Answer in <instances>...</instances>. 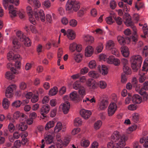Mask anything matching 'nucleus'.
I'll return each mask as SVG.
<instances>
[{
  "instance_id": "1",
  "label": "nucleus",
  "mask_w": 148,
  "mask_h": 148,
  "mask_svg": "<svg viewBox=\"0 0 148 148\" xmlns=\"http://www.w3.org/2000/svg\"><path fill=\"white\" fill-rule=\"evenodd\" d=\"M111 140L107 144L108 148H122L126 145L128 138L125 135H121L119 132H114L111 136Z\"/></svg>"
},
{
  "instance_id": "2",
  "label": "nucleus",
  "mask_w": 148,
  "mask_h": 148,
  "mask_svg": "<svg viewBox=\"0 0 148 148\" xmlns=\"http://www.w3.org/2000/svg\"><path fill=\"white\" fill-rule=\"evenodd\" d=\"M130 61L132 70L136 72L141 66L143 58L139 55H135L130 57Z\"/></svg>"
},
{
  "instance_id": "3",
  "label": "nucleus",
  "mask_w": 148,
  "mask_h": 148,
  "mask_svg": "<svg viewBox=\"0 0 148 148\" xmlns=\"http://www.w3.org/2000/svg\"><path fill=\"white\" fill-rule=\"evenodd\" d=\"M80 8L79 3L77 0H68L65 5L66 10L70 13L77 11Z\"/></svg>"
},
{
  "instance_id": "4",
  "label": "nucleus",
  "mask_w": 148,
  "mask_h": 148,
  "mask_svg": "<svg viewBox=\"0 0 148 148\" xmlns=\"http://www.w3.org/2000/svg\"><path fill=\"white\" fill-rule=\"evenodd\" d=\"M7 58L9 61H12L14 62V66L16 68H20L21 64V58L19 55H15L12 51H11L8 53Z\"/></svg>"
},
{
  "instance_id": "5",
  "label": "nucleus",
  "mask_w": 148,
  "mask_h": 148,
  "mask_svg": "<svg viewBox=\"0 0 148 148\" xmlns=\"http://www.w3.org/2000/svg\"><path fill=\"white\" fill-rule=\"evenodd\" d=\"M124 21L125 24L127 26H131L135 34L137 33V30L136 27L134 26L133 23L131 20V16L130 15L125 13L123 16Z\"/></svg>"
},
{
  "instance_id": "6",
  "label": "nucleus",
  "mask_w": 148,
  "mask_h": 148,
  "mask_svg": "<svg viewBox=\"0 0 148 148\" xmlns=\"http://www.w3.org/2000/svg\"><path fill=\"white\" fill-rule=\"evenodd\" d=\"M142 70L144 71H148V58H147L144 61L142 67ZM148 78H147L145 73L140 74L139 79V81L140 82L142 83L145 81Z\"/></svg>"
},
{
  "instance_id": "7",
  "label": "nucleus",
  "mask_w": 148,
  "mask_h": 148,
  "mask_svg": "<svg viewBox=\"0 0 148 148\" xmlns=\"http://www.w3.org/2000/svg\"><path fill=\"white\" fill-rule=\"evenodd\" d=\"M69 50L72 53L74 52L75 51L80 52L82 50V46L79 44H77L75 42H73L70 44Z\"/></svg>"
},
{
  "instance_id": "8",
  "label": "nucleus",
  "mask_w": 148,
  "mask_h": 148,
  "mask_svg": "<svg viewBox=\"0 0 148 148\" xmlns=\"http://www.w3.org/2000/svg\"><path fill=\"white\" fill-rule=\"evenodd\" d=\"M117 108V106L115 102L111 103L107 109V113L108 116H112L115 113Z\"/></svg>"
},
{
  "instance_id": "9",
  "label": "nucleus",
  "mask_w": 148,
  "mask_h": 148,
  "mask_svg": "<svg viewBox=\"0 0 148 148\" xmlns=\"http://www.w3.org/2000/svg\"><path fill=\"white\" fill-rule=\"evenodd\" d=\"M16 86L15 85H11L8 86L5 92V96L8 98H10L13 96V91L16 90Z\"/></svg>"
},
{
  "instance_id": "10",
  "label": "nucleus",
  "mask_w": 148,
  "mask_h": 148,
  "mask_svg": "<svg viewBox=\"0 0 148 148\" xmlns=\"http://www.w3.org/2000/svg\"><path fill=\"white\" fill-rule=\"evenodd\" d=\"M106 62L109 64H113L115 66H117L120 65V61L119 59L115 58L114 56L112 55L109 56L107 58Z\"/></svg>"
},
{
  "instance_id": "11",
  "label": "nucleus",
  "mask_w": 148,
  "mask_h": 148,
  "mask_svg": "<svg viewBox=\"0 0 148 148\" xmlns=\"http://www.w3.org/2000/svg\"><path fill=\"white\" fill-rule=\"evenodd\" d=\"M36 19L38 21L41 20L42 22L45 21V14L43 10H40L34 13Z\"/></svg>"
},
{
  "instance_id": "12",
  "label": "nucleus",
  "mask_w": 148,
  "mask_h": 148,
  "mask_svg": "<svg viewBox=\"0 0 148 148\" xmlns=\"http://www.w3.org/2000/svg\"><path fill=\"white\" fill-rule=\"evenodd\" d=\"M50 106L48 105H44L40 109V112L43 117H46V115L47 114L50 110Z\"/></svg>"
},
{
  "instance_id": "13",
  "label": "nucleus",
  "mask_w": 148,
  "mask_h": 148,
  "mask_svg": "<svg viewBox=\"0 0 148 148\" xmlns=\"http://www.w3.org/2000/svg\"><path fill=\"white\" fill-rule=\"evenodd\" d=\"M8 2L12 3L16 6L18 5L20 3L19 0H3V5L5 9L8 8Z\"/></svg>"
},
{
  "instance_id": "14",
  "label": "nucleus",
  "mask_w": 148,
  "mask_h": 148,
  "mask_svg": "<svg viewBox=\"0 0 148 148\" xmlns=\"http://www.w3.org/2000/svg\"><path fill=\"white\" fill-rule=\"evenodd\" d=\"M66 130V127L63 126L62 123L59 122L57 123L54 128V132L55 133H57L61 130L64 132Z\"/></svg>"
},
{
  "instance_id": "15",
  "label": "nucleus",
  "mask_w": 148,
  "mask_h": 148,
  "mask_svg": "<svg viewBox=\"0 0 148 148\" xmlns=\"http://www.w3.org/2000/svg\"><path fill=\"white\" fill-rule=\"evenodd\" d=\"M86 85L89 89H94L97 87V83L92 79H89L86 82Z\"/></svg>"
},
{
  "instance_id": "16",
  "label": "nucleus",
  "mask_w": 148,
  "mask_h": 148,
  "mask_svg": "<svg viewBox=\"0 0 148 148\" xmlns=\"http://www.w3.org/2000/svg\"><path fill=\"white\" fill-rule=\"evenodd\" d=\"M60 108L62 109L64 114H67L69 112L70 108V104L68 101H66L61 104L60 106Z\"/></svg>"
},
{
  "instance_id": "17",
  "label": "nucleus",
  "mask_w": 148,
  "mask_h": 148,
  "mask_svg": "<svg viewBox=\"0 0 148 148\" xmlns=\"http://www.w3.org/2000/svg\"><path fill=\"white\" fill-rule=\"evenodd\" d=\"M80 113L81 116L85 119H88L91 114L90 111L84 109H82L80 111Z\"/></svg>"
},
{
  "instance_id": "18",
  "label": "nucleus",
  "mask_w": 148,
  "mask_h": 148,
  "mask_svg": "<svg viewBox=\"0 0 148 148\" xmlns=\"http://www.w3.org/2000/svg\"><path fill=\"white\" fill-rule=\"evenodd\" d=\"M9 13L10 16L14 17L16 16L17 14V9L15 8H14L12 5H10L8 7Z\"/></svg>"
},
{
  "instance_id": "19",
  "label": "nucleus",
  "mask_w": 148,
  "mask_h": 148,
  "mask_svg": "<svg viewBox=\"0 0 148 148\" xmlns=\"http://www.w3.org/2000/svg\"><path fill=\"white\" fill-rule=\"evenodd\" d=\"M94 53V49L91 46L89 45L85 48V55L86 57H89L91 56Z\"/></svg>"
},
{
  "instance_id": "20",
  "label": "nucleus",
  "mask_w": 148,
  "mask_h": 148,
  "mask_svg": "<svg viewBox=\"0 0 148 148\" xmlns=\"http://www.w3.org/2000/svg\"><path fill=\"white\" fill-rule=\"evenodd\" d=\"M108 101L106 99L102 100L99 105V109L101 110H104L107 108L108 105Z\"/></svg>"
},
{
  "instance_id": "21",
  "label": "nucleus",
  "mask_w": 148,
  "mask_h": 148,
  "mask_svg": "<svg viewBox=\"0 0 148 148\" xmlns=\"http://www.w3.org/2000/svg\"><path fill=\"white\" fill-rule=\"evenodd\" d=\"M97 68L102 75H104L108 74V69L106 66L104 65H102L101 66L99 65Z\"/></svg>"
},
{
  "instance_id": "22",
  "label": "nucleus",
  "mask_w": 148,
  "mask_h": 148,
  "mask_svg": "<svg viewBox=\"0 0 148 148\" xmlns=\"http://www.w3.org/2000/svg\"><path fill=\"white\" fill-rule=\"evenodd\" d=\"M121 52L122 55L125 57H127L130 55L129 48L126 46H122L121 47Z\"/></svg>"
},
{
  "instance_id": "23",
  "label": "nucleus",
  "mask_w": 148,
  "mask_h": 148,
  "mask_svg": "<svg viewBox=\"0 0 148 148\" xmlns=\"http://www.w3.org/2000/svg\"><path fill=\"white\" fill-rule=\"evenodd\" d=\"M70 98L71 100L76 102H79V96L76 91L73 92L70 94Z\"/></svg>"
},
{
  "instance_id": "24",
  "label": "nucleus",
  "mask_w": 148,
  "mask_h": 148,
  "mask_svg": "<svg viewBox=\"0 0 148 148\" xmlns=\"http://www.w3.org/2000/svg\"><path fill=\"white\" fill-rule=\"evenodd\" d=\"M67 36L69 39L73 40L75 38L76 34L73 30L69 29L67 30Z\"/></svg>"
},
{
  "instance_id": "25",
  "label": "nucleus",
  "mask_w": 148,
  "mask_h": 148,
  "mask_svg": "<svg viewBox=\"0 0 148 148\" xmlns=\"http://www.w3.org/2000/svg\"><path fill=\"white\" fill-rule=\"evenodd\" d=\"M96 102L95 99L94 97L90 99L88 97H86L83 100V103L84 105H89L90 103L94 105V103Z\"/></svg>"
},
{
  "instance_id": "26",
  "label": "nucleus",
  "mask_w": 148,
  "mask_h": 148,
  "mask_svg": "<svg viewBox=\"0 0 148 148\" xmlns=\"http://www.w3.org/2000/svg\"><path fill=\"white\" fill-rule=\"evenodd\" d=\"M83 55L81 53H74L73 57L74 60L77 63H79L82 60Z\"/></svg>"
},
{
  "instance_id": "27",
  "label": "nucleus",
  "mask_w": 148,
  "mask_h": 148,
  "mask_svg": "<svg viewBox=\"0 0 148 148\" xmlns=\"http://www.w3.org/2000/svg\"><path fill=\"white\" fill-rule=\"evenodd\" d=\"M136 90L138 93L143 96V101H146L148 99V94L143 89L137 90L136 89Z\"/></svg>"
},
{
  "instance_id": "28",
  "label": "nucleus",
  "mask_w": 148,
  "mask_h": 148,
  "mask_svg": "<svg viewBox=\"0 0 148 148\" xmlns=\"http://www.w3.org/2000/svg\"><path fill=\"white\" fill-rule=\"evenodd\" d=\"M115 45L114 42L112 40H109L107 41L106 44V48L108 50H111Z\"/></svg>"
},
{
  "instance_id": "29",
  "label": "nucleus",
  "mask_w": 148,
  "mask_h": 148,
  "mask_svg": "<svg viewBox=\"0 0 148 148\" xmlns=\"http://www.w3.org/2000/svg\"><path fill=\"white\" fill-rule=\"evenodd\" d=\"M19 130L23 131L26 130L27 128V126L25 123H21L20 124H17L16 125Z\"/></svg>"
},
{
  "instance_id": "30",
  "label": "nucleus",
  "mask_w": 148,
  "mask_h": 148,
  "mask_svg": "<svg viewBox=\"0 0 148 148\" xmlns=\"http://www.w3.org/2000/svg\"><path fill=\"white\" fill-rule=\"evenodd\" d=\"M103 49V45L102 42H100L96 46L95 52L96 53H98L101 52Z\"/></svg>"
},
{
  "instance_id": "31",
  "label": "nucleus",
  "mask_w": 148,
  "mask_h": 148,
  "mask_svg": "<svg viewBox=\"0 0 148 148\" xmlns=\"http://www.w3.org/2000/svg\"><path fill=\"white\" fill-rule=\"evenodd\" d=\"M132 100L136 103H140L142 101V98L139 95L135 94L132 97Z\"/></svg>"
},
{
  "instance_id": "32",
  "label": "nucleus",
  "mask_w": 148,
  "mask_h": 148,
  "mask_svg": "<svg viewBox=\"0 0 148 148\" xmlns=\"http://www.w3.org/2000/svg\"><path fill=\"white\" fill-rule=\"evenodd\" d=\"M88 75L90 77L94 79H97L99 77V74L96 71L93 70L89 71Z\"/></svg>"
},
{
  "instance_id": "33",
  "label": "nucleus",
  "mask_w": 148,
  "mask_h": 148,
  "mask_svg": "<svg viewBox=\"0 0 148 148\" xmlns=\"http://www.w3.org/2000/svg\"><path fill=\"white\" fill-rule=\"evenodd\" d=\"M21 116V119L24 118H25L26 116L22 113H21L19 111H16L13 114V116L14 119H17Z\"/></svg>"
},
{
  "instance_id": "34",
  "label": "nucleus",
  "mask_w": 148,
  "mask_h": 148,
  "mask_svg": "<svg viewBox=\"0 0 148 148\" xmlns=\"http://www.w3.org/2000/svg\"><path fill=\"white\" fill-rule=\"evenodd\" d=\"M55 125V122L53 121H50L47 122L45 126V129L48 130L51 128L53 127Z\"/></svg>"
},
{
  "instance_id": "35",
  "label": "nucleus",
  "mask_w": 148,
  "mask_h": 148,
  "mask_svg": "<svg viewBox=\"0 0 148 148\" xmlns=\"http://www.w3.org/2000/svg\"><path fill=\"white\" fill-rule=\"evenodd\" d=\"M45 139L47 144H50L53 142V137L50 134L47 135L45 137Z\"/></svg>"
},
{
  "instance_id": "36",
  "label": "nucleus",
  "mask_w": 148,
  "mask_h": 148,
  "mask_svg": "<svg viewBox=\"0 0 148 148\" xmlns=\"http://www.w3.org/2000/svg\"><path fill=\"white\" fill-rule=\"evenodd\" d=\"M2 105L3 108L5 109H7L10 106V101L7 99L5 98L3 100Z\"/></svg>"
},
{
  "instance_id": "37",
  "label": "nucleus",
  "mask_w": 148,
  "mask_h": 148,
  "mask_svg": "<svg viewBox=\"0 0 148 148\" xmlns=\"http://www.w3.org/2000/svg\"><path fill=\"white\" fill-rule=\"evenodd\" d=\"M73 124L75 126H79L82 125V121L81 118H76L74 120Z\"/></svg>"
},
{
  "instance_id": "38",
  "label": "nucleus",
  "mask_w": 148,
  "mask_h": 148,
  "mask_svg": "<svg viewBox=\"0 0 148 148\" xmlns=\"http://www.w3.org/2000/svg\"><path fill=\"white\" fill-rule=\"evenodd\" d=\"M84 40L87 42L92 43L94 42V38L92 36L89 35H87L84 36Z\"/></svg>"
},
{
  "instance_id": "39",
  "label": "nucleus",
  "mask_w": 148,
  "mask_h": 148,
  "mask_svg": "<svg viewBox=\"0 0 148 148\" xmlns=\"http://www.w3.org/2000/svg\"><path fill=\"white\" fill-rule=\"evenodd\" d=\"M16 35L19 38L20 41H23L24 40L25 36L22 32L20 31H17L16 33Z\"/></svg>"
},
{
  "instance_id": "40",
  "label": "nucleus",
  "mask_w": 148,
  "mask_h": 148,
  "mask_svg": "<svg viewBox=\"0 0 148 148\" xmlns=\"http://www.w3.org/2000/svg\"><path fill=\"white\" fill-rule=\"evenodd\" d=\"M12 43L13 47L15 49H18L20 48L21 45L17 38H15L13 39Z\"/></svg>"
},
{
  "instance_id": "41",
  "label": "nucleus",
  "mask_w": 148,
  "mask_h": 148,
  "mask_svg": "<svg viewBox=\"0 0 148 148\" xmlns=\"http://www.w3.org/2000/svg\"><path fill=\"white\" fill-rule=\"evenodd\" d=\"M82 86L81 85V83L78 80L76 81L73 84V87L75 90L78 89Z\"/></svg>"
},
{
  "instance_id": "42",
  "label": "nucleus",
  "mask_w": 148,
  "mask_h": 148,
  "mask_svg": "<svg viewBox=\"0 0 148 148\" xmlns=\"http://www.w3.org/2000/svg\"><path fill=\"white\" fill-rule=\"evenodd\" d=\"M117 40L118 42L121 45H124L125 43V38L121 36H118L117 37Z\"/></svg>"
},
{
  "instance_id": "43",
  "label": "nucleus",
  "mask_w": 148,
  "mask_h": 148,
  "mask_svg": "<svg viewBox=\"0 0 148 148\" xmlns=\"http://www.w3.org/2000/svg\"><path fill=\"white\" fill-rule=\"evenodd\" d=\"M58 89L56 87H53L51 88L49 92V95L51 96L56 95L57 93Z\"/></svg>"
},
{
  "instance_id": "44",
  "label": "nucleus",
  "mask_w": 148,
  "mask_h": 148,
  "mask_svg": "<svg viewBox=\"0 0 148 148\" xmlns=\"http://www.w3.org/2000/svg\"><path fill=\"white\" fill-rule=\"evenodd\" d=\"M78 92L81 96H84L86 94L85 88L84 86H82L78 89Z\"/></svg>"
},
{
  "instance_id": "45",
  "label": "nucleus",
  "mask_w": 148,
  "mask_h": 148,
  "mask_svg": "<svg viewBox=\"0 0 148 148\" xmlns=\"http://www.w3.org/2000/svg\"><path fill=\"white\" fill-rule=\"evenodd\" d=\"M131 118L133 121L137 122L139 120V115L137 113H134L132 115Z\"/></svg>"
},
{
  "instance_id": "46",
  "label": "nucleus",
  "mask_w": 148,
  "mask_h": 148,
  "mask_svg": "<svg viewBox=\"0 0 148 148\" xmlns=\"http://www.w3.org/2000/svg\"><path fill=\"white\" fill-rule=\"evenodd\" d=\"M123 70L125 74L127 75L131 74L132 73L131 69L129 66H126L123 67Z\"/></svg>"
},
{
  "instance_id": "47",
  "label": "nucleus",
  "mask_w": 148,
  "mask_h": 148,
  "mask_svg": "<svg viewBox=\"0 0 148 148\" xmlns=\"http://www.w3.org/2000/svg\"><path fill=\"white\" fill-rule=\"evenodd\" d=\"M90 144L89 141L87 139H84L81 141V146L86 148L88 147Z\"/></svg>"
},
{
  "instance_id": "48",
  "label": "nucleus",
  "mask_w": 148,
  "mask_h": 148,
  "mask_svg": "<svg viewBox=\"0 0 148 148\" xmlns=\"http://www.w3.org/2000/svg\"><path fill=\"white\" fill-rule=\"evenodd\" d=\"M77 21L75 19H72L69 20V25L72 27H76L77 25Z\"/></svg>"
},
{
  "instance_id": "49",
  "label": "nucleus",
  "mask_w": 148,
  "mask_h": 148,
  "mask_svg": "<svg viewBox=\"0 0 148 148\" xmlns=\"http://www.w3.org/2000/svg\"><path fill=\"white\" fill-rule=\"evenodd\" d=\"M99 87L101 89H104L107 86L106 82L103 80H101L98 83Z\"/></svg>"
},
{
  "instance_id": "50",
  "label": "nucleus",
  "mask_w": 148,
  "mask_h": 148,
  "mask_svg": "<svg viewBox=\"0 0 148 148\" xmlns=\"http://www.w3.org/2000/svg\"><path fill=\"white\" fill-rule=\"evenodd\" d=\"M56 144L58 148H61L64 146L63 142L61 139L56 140Z\"/></svg>"
},
{
  "instance_id": "51",
  "label": "nucleus",
  "mask_w": 148,
  "mask_h": 148,
  "mask_svg": "<svg viewBox=\"0 0 148 148\" xmlns=\"http://www.w3.org/2000/svg\"><path fill=\"white\" fill-rule=\"evenodd\" d=\"M102 123L101 121H98L96 122L94 125V127L95 129L97 130L99 129L101 126Z\"/></svg>"
},
{
  "instance_id": "52",
  "label": "nucleus",
  "mask_w": 148,
  "mask_h": 148,
  "mask_svg": "<svg viewBox=\"0 0 148 148\" xmlns=\"http://www.w3.org/2000/svg\"><path fill=\"white\" fill-rule=\"evenodd\" d=\"M12 65L11 63H9L7 65V66L8 67L11 68L10 70L12 71L14 74H17L19 73V71L18 70L16 69L14 67H12Z\"/></svg>"
},
{
  "instance_id": "53",
  "label": "nucleus",
  "mask_w": 148,
  "mask_h": 148,
  "mask_svg": "<svg viewBox=\"0 0 148 148\" xmlns=\"http://www.w3.org/2000/svg\"><path fill=\"white\" fill-rule=\"evenodd\" d=\"M89 67L91 69H94L96 66V63L95 61L92 60L90 61L88 64Z\"/></svg>"
},
{
  "instance_id": "54",
  "label": "nucleus",
  "mask_w": 148,
  "mask_h": 148,
  "mask_svg": "<svg viewBox=\"0 0 148 148\" xmlns=\"http://www.w3.org/2000/svg\"><path fill=\"white\" fill-rule=\"evenodd\" d=\"M107 58V56L104 53H101L99 56V59L101 61L106 62Z\"/></svg>"
},
{
  "instance_id": "55",
  "label": "nucleus",
  "mask_w": 148,
  "mask_h": 148,
  "mask_svg": "<svg viewBox=\"0 0 148 148\" xmlns=\"http://www.w3.org/2000/svg\"><path fill=\"white\" fill-rule=\"evenodd\" d=\"M89 69L87 67H84L80 69L79 73L80 74L84 75L87 73Z\"/></svg>"
},
{
  "instance_id": "56",
  "label": "nucleus",
  "mask_w": 148,
  "mask_h": 148,
  "mask_svg": "<svg viewBox=\"0 0 148 148\" xmlns=\"http://www.w3.org/2000/svg\"><path fill=\"white\" fill-rule=\"evenodd\" d=\"M143 30L145 35L148 36V26L146 23H145L143 27Z\"/></svg>"
},
{
  "instance_id": "57",
  "label": "nucleus",
  "mask_w": 148,
  "mask_h": 148,
  "mask_svg": "<svg viewBox=\"0 0 148 148\" xmlns=\"http://www.w3.org/2000/svg\"><path fill=\"white\" fill-rule=\"evenodd\" d=\"M21 104V101H20L16 100L12 103V105L14 107L17 108L20 107Z\"/></svg>"
},
{
  "instance_id": "58",
  "label": "nucleus",
  "mask_w": 148,
  "mask_h": 148,
  "mask_svg": "<svg viewBox=\"0 0 148 148\" xmlns=\"http://www.w3.org/2000/svg\"><path fill=\"white\" fill-rule=\"evenodd\" d=\"M5 77L9 79H12L14 78V76L13 74L10 72H7L5 74Z\"/></svg>"
},
{
  "instance_id": "59",
  "label": "nucleus",
  "mask_w": 148,
  "mask_h": 148,
  "mask_svg": "<svg viewBox=\"0 0 148 148\" xmlns=\"http://www.w3.org/2000/svg\"><path fill=\"white\" fill-rule=\"evenodd\" d=\"M137 108V105L134 104H131L127 106L128 109L130 111L136 110Z\"/></svg>"
},
{
  "instance_id": "60",
  "label": "nucleus",
  "mask_w": 148,
  "mask_h": 148,
  "mask_svg": "<svg viewBox=\"0 0 148 148\" xmlns=\"http://www.w3.org/2000/svg\"><path fill=\"white\" fill-rule=\"evenodd\" d=\"M23 42L25 45L26 46L29 47L31 45V41L29 38L26 36Z\"/></svg>"
},
{
  "instance_id": "61",
  "label": "nucleus",
  "mask_w": 148,
  "mask_h": 148,
  "mask_svg": "<svg viewBox=\"0 0 148 148\" xmlns=\"http://www.w3.org/2000/svg\"><path fill=\"white\" fill-rule=\"evenodd\" d=\"M137 128V126L135 124H134L129 127L127 129V131L128 133H130L132 132L135 130Z\"/></svg>"
},
{
  "instance_id": "62",
  "label": "nucleus",
  "mask_w": 148,
  "mask_h": 148,
  "mask_svg": "<svg viewBox=\"0 0 148 148\" xmlns=\"http://www.w3.org/2000/svg\"><path fill=\"white\" fill-rule=\"evenodd\" d=\"M26 11L28 15L33 14V10L32 7L30 5H28L26 7Z\"/></svg>"
},
{
  "instance_id": "63",
  "label": "nucleus",
  "mask_w": 148,
  "mask_h": 148,
  "mask_svg": "<svg viewBox=\"0 0 148 148\" xmlns=\"http://www.w3.org/2000/svg\"><path fill=\"white\" fill-rule=\"evenodd\" d=\"M42 4L43 6L47 8H50L51 5L50 1L49 0H47L44 1L42 3Z\"/></svg>"
},
{
  "instance_id": "64",
  "label": "nucleus",
  "mask_w": 148,
  "mask_h": 148,
  "mask_svg": "<svg viewBox=\"0 0 148 148\" xmlns=\"http://www.w3.org/2000/svg\"><path fill=\"white\" fill-rule=\"evenodd\" d=\"M112 53L114 55H115L116 57H119L120 55V53L119 51L116 48L114 47L111 49Z\"/></svg>"
}]
</instances>
